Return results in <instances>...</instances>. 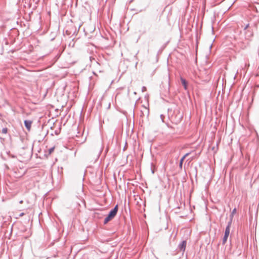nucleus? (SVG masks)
Masks as SVG:
<instances>
[{"label": "nucleus", "mask_w": 259, "mask_h": 259, "mask_svg": "<svg viewBox=\"0 0 259 259\" xmlns=\"http://www.w3.org/2000/svg\"><path fill=\"white\" fill-rule=\"evenodd\" d=\"M186 240H183L182 241L178 246V249L180 250V251L184 252L186 249Z\"/></svg>", "instance_id": "4"}, {"label": "nucleus", "mask_w": 259, "mask_h": 259, "mask_svg": "<svg viewBox=\"0 0 259 259\" xmlns=\"http://www.w3.org/2000/svg\"><path fill=\"white\" fill-rule=\"evenodd\" d=\"M169 84L168 85V91H167V93L169 92Z\"/></svg>", "instance_id": "20"}, {"label": "nucleus", "mask_w": 259, "mask_h": 259, "mask_svg": "<svg viewBox=\"0 0 259 259\" xmlns=\"http://www.w3.org/2000/svg\"><path fill=\"white\" fill-rule=\"evenodd\" d=\"M55 147H51L48 150L49 154H51L54 150Z\"/></svg>", "instance_id": "13"}, {"label": "nucleus", "mask_w": 259, "mask_h": 259, "mask_svg": "<svg viewBox=\"0 0 259 259\" xmlns=\"http://www.w3.org/2000/svg\"><path fill=\"white\" fill-rule=\"evenodd\" d=\"M1 132L3 134H6L8 132V128L7 127L3 128Z\"/></svg>", "instance_id": "12"}, {"label": "nucleus", "mask_w": 259, "mask_h": 259, "mask_svg": "<svg viewBox=\"0 0 259 259\" xmlns=\"http://www.w3.org/2000/svg\"><path fill=\"white\" fill-rule=\"evenodd\" d=\"M125 146H124V147L123 148V150H125Z\"/></svg>", "instance_id": "25"}, {"label": "nucleus", "mask_w": 259, "mask_h": 259, "mask_svg": "<svg viewBox=\"0 0 259 259\" xmlns=\"http://www.w3.org/2000/svg\"><path fill=\"white\" fill-rule=\"evenodd\" d=\"M141 116L144 117L145 116H146L147 117L149 115V109L144 106L143 107V109L141 110Z\"/></svg>", "instance_id": "5"}, {"label": "nucleus", "mask_w": 259, "mask_h": 259, "mask_svg": "<svg viewBox=\"0 0 259 259\" xmlns=\"http://www.w3.org/2000/svg\"><path fill=\"white\" fill-rule=\"evenodd\" d=\"M24 212H21V213H20V214L19 215V217H22L24 215Z\"/></svg>", "instance_id": "19"}, {"label": "nucleus", "mask_w": 259, "mask_h": 259, "mask_svg": "<svg viewBox=\"0 0 259 259\" xmlns=\"http://www.w3.org/2000/svg\"><path fill=\"white\" fill-rule=\"evenodd\" d=\"M249 26V24L248 23V24H247L245 26V27H244V30H246L248 28Z\"/></svg>", "instance_id": "14"}, {"label": "nucleus", "mask_w": 259, "mask_h": 259, "mask_svg": "<svg viewBox=\"0 0 259 259\" xmlns=\"http://www.w3.org/2000/svg\"><path fill=\"white\" fill-rule=\"evenodd\" d=\"M101 150L100 149V150H99V152H98V153L97 155V158H98V157L99 156V155H100V153H101Z\"/></svg>", "instance_id": "18"}, {"label": "nucleus", "mask_w": 259, "mask_h": 259, "mask_svg": "<svg viewBox=\"0 0 259 259\" xmlns=\"http://www.w3.org/2000/svg\"><path fill=\"white\" fill-rule=\"evenodd\" d=\"M160 118L162 120V121L163 122V118H164V116L163 115H160Z\"/></svg>", "instance_id": "17"}, {"label": "nucleus", "mask_w": 259, "mask_h": 259, "mask_svg": "<svg viewBox=\"0 0 259 259\" xmlns=\"http://www.w3.org/2000/svg\"><path fill=\"white\" fill-rule=\"evenodd\" d=\"M23 200H20V201H19V203H23Z\"/></svg>", "instance_id": "21"}, {"label": "nucleus", "mask_w": 259, "mask_h": 259, "mask_svg": "<svg viewBox=\"0 0 259 259\" xmlns=\"http://www.w3.org/2000/svg\"><path fill=\"white\" fill-rule=\"evenodd\" d=\"M166 45V44H165V45L163 46V47L162 49H164V48L165 47Z\"/></svg>", "instance_id": "22"}, {"label": "nucleus", "mask_w": 259, "mask_h": 259, "mask_svg": "<svg viewBox=\"0 0 259 259\" xmlns=\"http://www.w3.org/2000/svg\"><path fill=\"white\" fill-rule=\"evenodd\" d=\"M10 157H12V158H16V156L14 155H12V154H10Z\"/></svg>", "instance_id": "16"}, {"label": "nucleus", "mask_w": 259, "mask_h": 259, "mask_svg": "<svg viewBox=\"0 0 259 259\" xmlns=\"http://www.w3.org/2000/svg\"><path fill=\"white\" fill-rule=\"evenodd\" d=\"M118 204L116 205L113 208H112L108 214L107 216L105 218L104 221V224H107L109 221L113 219L116 215L118 211Z\"/></svg>", "instance_id": "1"}, {"label": "nucleus", "mask_w": 259, "mask_h": 259, "mask_svg": "<svg viewBox=\"0 0 259 259\" xmlns=\"http://www.w3.org/2000/svg\"><path fill=\"white\" fill-rule=\"evenodd\" d=\"M171 120L175 123H180L183 118V114L179 110H175L171 115Z\"/></svg>", "instance_id": "2"}, {"label": "nucleus", "mask_w": 259, "mask_h": 259, "mask_svg": "<svg viewBox=\"0 0 259 259\" xmlns=\"http://www.w3.org/2000/svg\"><path fill=\"white\" fill-rule=\"evenodd\" d=\"M231 224H232V221L230 220L228 223V225L226 227L225 231V234H224V237L223 238V240H222L223 244H225L226 243V241L227 240V239H228V236L230 234V227L231 226Z\"/></svg>", "instance_id": "3"}, {"label": "nucleus", "mask_w": 259, "mask_h": 259, "mask_svg": "<svg viewBox=\"0 0 259 259\" xmlns=\"http://www.w3.org/2000/svg\"><path fill=\"white\" fill-rule=\"evenodd\" d=\"M181 82L184 88V89L185 90H187V84H188V82L187 81H186V80L183 78V77H181Z\"/></svg>", "instance_id": "9"}, {"label": "nucleus", "mask_w": 259, "mask_h": 259, "mask_svg": "<svg viewBox=\"0 0 259 259\" xmlns=\"http://www.w3.org/2000/svg\"><path fill=\"white\" fill-rule=\"evenodd\" d=\"M152 174H154V171L153 170H152Z\"/></svg>", "instance_id": "23"}, {"label": "nucleus", "mask_w": 259, "mask_h": 259, "mask_svg": "<svg viewBox=\"0 0 259 259\" xmlns=\"http://www.w3.org/2000/svg\"><path fill=\"white\" fill-rule=\"evenodd\" d=\"M236 209L235 208L233 209V210L232 211L231 214H230V218H231V220H232V218H233V216L236 213Z\"/></svg>", "instance_id": "11"}, {"label": "nucleus", "mask_w": 259, "mask_h": 259, "mask_svg": "<svg viewBox=\"0 0 259 259\" xmlns=\"http://www.w3.org/2000/svg\"><path fill=\"white\" fill-rule=\"evenodd\" d=\"M55 134H56V135H58V133H57V131H56V132H55Z\"/></svg>", "instance_id": "24"}, {"label": "nucleus", "mask_w": 259, "mask_h": 259, "mask_svg": "<svg viewBox=\"0 0 259 259\" xmlns=\"http://www.w3.org/2000/svg\"><path fill=\"white\" fill-rule=\"evenodd\" d=\"M246 33V39H248L250 37L253 36V33L252 32L247 30L245 32Z\"/></svg>", "instance_id": "10"}, {"label": "nucleus", "mask_w": 259, "mask_h": 259, "mask_svg": "<svg viewBox=\"0 0 259 259\" xmlns=\"http://www.w3.org/2000/svg\"><path fill=\"white\" fill-rule=\"evenodd\" d=\"M146 88L145 87H143L142 88V91L143 92L146 91Z\"/></svg>", "instance_id": "15"}, {"label": "nucleus", "mask_w": 259, "mask_h": 259, "mask_svg": "<svg viewBox=\"0 0 259 259\" xmlns=\"http://www.w3.org/2000/svg\"><path fill=\"white\" fill-rule=\"evenodd\" d=\"M190 154V153H187L185 154L180 159L179 162V167L181 169L182 168V165L183 161H184L185 159Z\"/></svg>", "instance_id": "7"}, {"label": "nucleus", "mask_w": 259, "mask_h": 259, "mask_svg": "<svg viewBox=\"0 0 259 259\" xmlns=\"http://www.w3.org/2000/svg\"><path fill=\"white\" fill-rule=\"evenodd\" d=\"M32 124V121L30 120H25L24 121V125L26 129L29 130L31 128V125Z\"/></svg>", "instance_id": "8"}, {"label": "nucleus", "mask_w": 259, "mask_h": 259, "mask_svg": "<svg viewBox=\"0 0 259 259\" xmlns=\"http://www.w3.org/2000/svg\"><path fill=\"white\" fill-rule=\"evenodd\" d=\"M237 43H238V45L239 46V47L241 49H243V50L245 49L248 44V42H243L242 41H239Z\"/></svg>", "instance_id": "6"}]
</instances>
